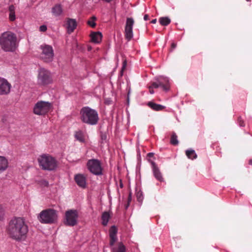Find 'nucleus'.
I'll return each mask as SVG.
<instances>
[{"label": "nucleus", "mask_w": 252, "mask_h": 252, "mask_svg": "<svg viewBox=\"0 0 252 252\" xmlns=\"http://www.w3.org/2000/svg\"><path fill=\"white\" fill-rule=\"evenodd\" d=\"M238 122L239 123V125L240 126H245L244 122L243 121V120H242L241 117H240L238 118Z\"/></svg>", "instance_id": "obj_34"}, {"label": "nucleus", "mask_w": 252, "mask_h": 252, "mask_svg": "<svg viewBox=\"0 0 252 252\" xmlns=\"http://www.w3.org/2000/svg\"><path fill=\"white\" fill-rule=\"evenodd\" d=\"M150 86L152 87L153 88L156 89L158 88L159 87H160V85H159V83L158 81V79H157V82H153Z\"/></svg>", "instance_id": "obj_32"}, {"label": "nucleus", "mask_w": 252, "mask_h": 252, "mask_svg": "<svg viewBox=\"0 0 252 252\" xmlns=\"http://www.w3.org/2000/svg\"><path fill=\"white\" fill-rule=\"evenodd\" d=\"M151 155H152V153H149L148 154V155H149V156H151Z\"/></svg>", "instance_id": "obj_45"}, {"label": "nucleus", "mask_w": 252, "mask_h": 252, "mask_svg": "<svg viewBox=\"0 0 252 252\" xmlns=\"http://www.w3.org/2000/svg\"><path fill=\"white\" fill-rule=\"evenodd\" d=\"M120 186L121 188H122L123 187V185L122 182L120 183Z\"/></svg>", "instance_id": "obj_43"}, {"label": "nucleus", "mask_w": 252, "mask_h": 252, "mask_svg": "<svg viewBox=\"0 0 252 252\" xmlns=\"http://www.w3.org/2000/svg\"><path fill=\"white\" fill-rule=\"evenodd\" d=\"M153 171L155 177L158 181L162 182L163 180L161 172L154 162H152Z\"/></svg>", "instance_id": "obj_18"}, {"label": "nucleus", "mask_w": 252, "mask_h": 252, "mask_svg": "<svg viewBox=\"0 0 252 252\" xmlns=\"http://www.w3.org/2000/svg\"><path fill=\"white\" fill-rule=\"evenodd\" d=\"M111 218V215L108 212H104L102 214V224L104 226L107 225L109 219Z\"/></svg>", "instance_id": "obj_23"}, {"label": "nucleus", "mask_w": 252, "mask_h": 252, "mask_svg": "<svg viewBox=\"0 0 252 252\" xmlns=\"http://www.w3.org/2000/svg\"><path fill=\"white\" fill-rule=\"evenodd\" d=\"M128 205H129V204H128H128L126 205V208H127L128 207Z\"/></svg>", "instance_id": "obj_44"}, {"label": "nucleus", "mask_w": 252, "mask_h": 252, "mask_svg": "<svg viewBox=\"0 0 252 252\" xmlns=\"http://www.w3.org/2000/svg\"><path fill=\"white\" fill-rule=\"evenodd\" d=\"M136 196H137V200L139 201V202H141L143 200V197H142V193L140 192H138L137 193V194H136Z\"/></svg>", "instance_id": "obj_33"}, {"label": "nucleus", "mask_w": 252, "mask_h": 252, "mask_svg": "<svg viewBox=\"0 0 252 252\" xmlns=\"http://www.w3.org/2000/svg\"><path fill=\"white\" fill-rule=\"evenodd\" d=\"M117 229L115 226H112L109 230V236H117Z\"/></svg>", "instance_id": "obj_30"}, {"label": "nucleus", "mask_w": 252, "mask_h": 252, "mask_svg": "<svg viewBox=\"0 0 252 252\" xmlns=\"http://www.w3.org/2000/svg\"><path fill=\"white\" fill-rule=\"evenodd\" d=\"M126 65V61H125L123 62V67H122V71H123L125 69Z\"/></svg>", "instance_id": "obj_38"}, {"label": "nucleus", "mask_w": 252, "mask_h": 252, "mask_svg": "<svg viewBox=\"0 0 252 252\" xmlns=\"http://www.w3.org/2000/svg\"><path fill=\"white\" fill-rule=\"evenodd\" d=\"M149 92H150V93L151 94H153L154 93V91L153 90L154 88H153L152 87H151L150 86L149 87Z\"/></svg>", "instance_id": "obj_37"}, {"label": "nucleus", "mask_w": 252, "mask_h": 252, "mask_svg": "<svg viewBox=\"0 0 252 252\" xmlns=\"http://www.w3.org/2000/svg\"><path fill=\"white\" fill-rule=\"evenodd\" d=\"M247 1H251V0H246Z\"/></svg>", "instance_id": "obj_46"}, {"label": "nucleus", "mask_w": 252, "mask_h": 252, "mask_svg": "<svg viewBox=\"0 0 252 252\" xmlns=\"http://www.w3.org/2000/svg\"><path fill=\"white\" fill-rule=\"evenodd\" d=\"M134 21L132 18H127L125 27V36L128 41L130 40L133 37V26Z\"/></svg>", "instance_id": "obj_11"}, {"label": "nucleus", "mask_w": 252, "mask_h": 252, "mask_svg": "<svg viewBox=\"0 0 252 252\" xmlns=\"http://www.w3.org/2000/svg\"><path fill=\"white\" fill-rule=\"evenodd\" d=\"M160 87L162 88L163 90L167 91L169 90L170 85L169 79L166 77H159L158 79Z\"/></svg>", "instance_id": "obj_14"}, {"label": "nucleus", "mask_w": 252, "mask_h": 252, "mask_svg": "<svg viewBox=\"0 0 252 252\" xmlns=\"http://www.w3.org/2000/svg\"><path fill=\"white\" fill-rule=\"evenodd\" d=\"M177 137H177V135H176V134L175 132H173L171 135V138H170V142L171 144L174 145V146H176V145H178L179 141L178 140Z\"/></svg>", "instance_id": "obj_27"}, {"label": "nucleus", "mask_w": 252, "mask_h": 252, "mask_svg": "<svg viewBox=\"0 0 252 252\" xmlns=\"http://www.w3.org/2000/svg\"><path fill=\"white\" fill-rule=\"evenodd\" d=\"M80 119L82 122L90 125H96L99 120L97 112L88 107H84L80 111Z\"/></svg>", "instance_id": "obj_3"}, {"label": "nucleus", "mask_w": 252, "mask_h": 252, "mask_svg": "<svg viewBox=\"0 0 252 252\" xmlns=\"http://www.w3.org/2000/svg\"><path fill=\"white\" fill-rule=\"evenodd\" d=\"M52 82V78L50 72L42 68L39 69L37 76V83L39 85L46 86Z\"/></svg>", "instance_id": "obj_7"}, {"label": "nucleus", "mask_w": 252, "mask_h": 252, "mask_svg": "<svg viewBox=\"0 0 252 252\" xmlns=\"http://www.w3.org/2000/svg\"><path fill=\"white\" fill-rule=\"evenodd\" d=\"M109 237H110L109 244H110V247L111 248H112L113 247L115 246L114 245V244L117 240V236H109Z\"/></svg>", "instance_id": "obj_29"}, {"label": "nucleus", "mask_w": 252, "mask_h": 252, "mask_svg": "<svg viewBox=\"0 0 252 252\" xmlns=\"http://www.w3.org/2000/svg\"><path fill=\"white\" fill-rule=\"evenodd\" d=\"M52 108V104L48 101H38L34 105L33 112L39 116L47 114Z\"/></svg>", "instance_id": "obj_6"}, {"label": "nucleus", "mask_w": 252, "mask_h": 252, "mask_svg": "<svg viewBox=\"0 0 252 252\" xmlns=\"http://www.w3.org/2000/svg\"><path fill=\"white\" fill-rule=\"evenodd\" d=\"M186 155L188 158L191 159L197 158V156L193 150H188L186 151Z\"/></svg>", "instance_id": "obj_25"}, {"label": "nucleus", "mask_w": 252, "mask_h": 252, "mask_svg": "<svg viewBox=\"0 0 252 252\" xmlns=\"http://www.w3.org/2000/svg\"><path fill=\"white\" fill-rule=\"evenodd\" d=\"M11 85L5 78L0 77V95H7L10 92Z\"/></svg>", "instance_id": "obj_12"}, {"label": "nucleus", "mask_w": 252, "mask_h": 252, "mask_svg": "<svg viewBox=\"0 0 252 252\" xmlns=\"http://www.w3.org/2000/svg\"><path fill=\"white\" fill-rule=\"evenodd\" d=\"M29 231V227L25 220L21 217H15L11 219L6 227L8 236L16 241L25 240Z\"/></svg>", "instance_id": "obj_1"}, {"label": "nucleus", "mask_w": 252, "mask_h": 252, "mask_svg": "<svg viewBox=\"0 0 252 252\" xmlns=\"http://www.w3.org/2000/svg\"><path fill=\"white\" fill-rule=\"evenodd\" d=\"M37 160L42 169L48 171L55 170L58 165L56 159L49 155L43 154L39 156Z\"/></svg>", "instance_id": "obj_4"}, {"label": "nucleus", "mask_w": 252, "mask_h": 252, "mask_svg": "<svg viewBox=\"0 0 252 252\" xmlns=\"http://www.w3.org/2000/svg\"><path fill=\"white\" fill-rule=\"evenodd\" d=\"M58 215L56 210L47 209L42 211L38 216L39 221L42 223L51 224L56 222Z\"/></svg>", "instance_id": "obj_5"}, {"label": "nucleus", "mask_w": 252, "mask_h": 252, "mask_svg": "<svg viewBox=\"0 0 252 252\" xmlns=\"http://www.w3.org/2000/svg\"><path fill=\"white\" fill-rule=\"evenodd\" d=\"M39 185L42 187H48L49 183L47 181L45 180H41L39 181Z\"/></svg>", "instance_id": "obj_31"}, {"label": "nucleus", "mask_w": 252, "mask_h": 252, "mask_svg": "<svg viewBox=\"0 0 252 252\" xmlns=\"http://www.w3.org/2000/svg\"><path fill=\"white\" fill-rule=\"evenodd\" d=\"M4 215V210L2 207L0 205V220L2 219Z\"/></svg>", "instance_id": "obj_35"}, {"label": "nucleus", "mask_w": 252, "mask_h": 252, "mask_svg": "<svg viewBox=\"0 0 252 252\" xmlns=\"http://www.w3.org/2000/svg\"><path fill=\"white\" fill-rule=\"evenodd\" d=\"M52 12L56 16L60 15L63 12V9L61 5L60 4L56 5L52 8Z\"/></svg>", "instance_id": "obj_24"}, {"label": "nucleus", "mask_w": 252, "mask_h": 252, "mask_svg": "<svg viewBox=\"0 0 252 252\" xmlns=\"http://www.w3.org/2000/svg\"><path fill=\"white\" fill-rule=\"evenodd\" d=\"M249 164L250 165H252V159H250V160H249Z\"/></svg>", "instance_id": "obj_42"}, {"label": "nucleus", "mask_w": 252, "mask_h": 252, "mask_svg": "<svg viewBox=\"0 0 252 252\" xmlns=\"http://www.w3.org/2000/svg\"><path fill=\"white\" fill-rule=\"evenodd\" d=\"M157 22V19H153L152 21H151V23H153V24H156Z\"/></svg>", "instance_id": "obj_41"}, {"label": "nucleus", "mask_w": 252, "mask_h": 252, "mask_svg": "<svg viewBox=\"0 0 252 252\" xmlns=\"http://www.w3.org/2000/svg\"><path fill=\"white\" fill-rule=\"evenodd\" d=\"M75 138L81 143H85L86 141V135L82 130H78L74 132Z\"/></svg>", "instance_id": "obj_15"}, {"label": "nucleus", "mask_w": 252, "mask_h": 252, "mask_svg": "<svg viewBox=\"0 0 252 252\" xmlns=\"http://www.w3.org/2000/svg\"><path fill=\"white\" fill-rule=\"evenodd\" d=\"M89 170L93 174L100 175L102 174V167L100 161L96 159H89L87 163Z\"/></svg>", "instance_id": "obj_9"}, {"label": "nucleus", "mask_w": 252, "mask_h": 252, "mask_svg": "<svg viewBox=\"0 0 252 252\" xmlns=\"http://www.w3.org/2000/svg\"><path fill=\"white\" fill-rule=\"evenodd\" d=\"M159 22L162 26H166L170 23L171 20L167 17H160L159 19Z\"/></svg>", "instance_id": "obj_26"}, {"label": "nucleus", "mask_w": 252, "mask_h": 252, "mask_svg": "<svg viewBox=\"0 0 252 252\" xmlns=\"http://www.w3.org/2000/svg\"><path fill=\"white\" fill-rule=\"evenodd\" d=\"M91 41L94 43H99L101 42L102 35V33L99 32H92L91 34Z\"/></svg>", "instance_id": "obj_17"}, {"label": "nucleus", "mask_w": 252, "mask_h": 252, "mask_svg": "<svg viewBox=\"0 0 252 252\" xmlns=\"http://www.w3.org/2000/svg\"><path fill=\"white\" fill-rule=\"evenodd\" d=\"M176 47V44L175 43H172L171 44V48L172 49H174Z\"/></svg>", "instance_id": "obj_40"}, {"label": "nucleus", "mask_w": 252, "mask_h": 252, "mask_svg": "<svg viewBox=\"0 0 252 252\" xmlns=\"http://www.w3.org/2000/svg\"><path fill=\"white\" fill-rule=\"evenodd\" d=\"M77 23L75 20L68 18L66 22V28L69 33L72 32L76 28Z\"/></svg>", "instance_id": "obj_16"}, {"label": "nucleus", "mask_w": 252, "mask_h": 252, "mask_svg": "<svg viewBox=\"0 0 252 252\" xmlns=\"http://www.w3.org/2000/svg\"><path fill=\"white\" fill-rule=\"evenodd\" d=\"M8 167V161L4 157L0 156V172L6 170Z\"/></svg>", "instance_id": "obj_22"}, {"label": "nucleus", "mask_w": 252, "mask_h": 252, "mask_svg": "<svg viewBox=\"0 0 252 252\" xmlns=\"http://www.w3.org/2000/svg\"><path fill=\"white\" fill-rule=\"evenodd\" d=\"M144 19L145 21H147L149 19V15L148 14H145L144 16Z\"/></svg>", "instance_id": "obj_39"}, {"label": "nucleus", "mask_w": 252, "mask_h": 252, "mask_svg": "<svg viewBox=\"0 0 252 252\" xmlns=\"http://www.w3.org/2000/svg\"><path fill=\"white\" fill-rule=\"evenodd\" d=\"M79 217L78 211L76 210H69L65 213V225L69 226H73L77 224V220Z\"/></svg>", "instance_id": "obj_10"}, {"label": "nucleus", "mask_w": 252, "mask_h": 252, "mask_svg": "<svg viewBox=\"0 0 252 252\" xmlns=\"http://www.w3.org/2000/svg\"><path fill=\"white\" fill-rule=\"evenodd\" d=\"M9 20L10 21H14L16 19L15 16V7L13 5H11L8 7Z\"/></svg>", "instance_id": "obj_20"}, {"label": "nucleus", "mask_w": 252, "mask_h": 252, "mask_svg": "<svg viewBox=\"0 0 252 252\" xmlns=\"http://www.w3.org/2000/svg\"><path fill=\"white\" fill-rule=\"evenodd\" d=\"M18 46L16 34L9 31L0 35V47L5 52H14Z\"/></svg>", "instance_id": "obj_2"}, {"label": "nucleus", "mask_w": 252, "mask_h": 252, "mask_svg": "<svg viewBox=\"0 0 252 252\" xmlns=\"http://www.w3.org/2000/svg\"><path fill=\"white\" fill-rule=\"evenodd\" d=\"M147 105L153 110L155 111H161L163 110L165 107L160 104H157L152 101H150Z\"/></svg>", "instance_id": "obj_21"}, {"label": "nucleus", "mask_w": 252, "mask_h": 252, "mask_svg": "<svg viewBox=\"0 0 252 252\" xmlns=\"http://www.w3.org/2000/svg\"><path fill=\"white\" fill-rule=\"evenodd\" d=\"M74 180L77 185L81 188H85L86 186V177L81 174H76L74 176Z\"/></svg>", "instance_id": "obj_13"}, {"label": "nucleus", "mask_w": 252, "mask_h": 252, "mask_svg": "<svg viewBox=\"0 0 252 252\" xmlns=\"http://www.w3.org/2000/svg\"><path fill=\"white\" fill-rule=\"evenodd\" d=\"M95 20H96V17L95 16H93L87 22V23L90 27H91L92 28H94L96 26V23H95Z\"/></svg>", "instance_id": "obj_28"}, {"label": "nucleus", "mask_w": 252, "mask_h": 252, "mask_svg": "<svg viewBox=\"0 0 252 252\" xmlns=\"http://www.w3.org/2000/svg\"><path fill=\"white\" fill-rule=\"evenodd\" d=\"M111 252H126V248L122 242H119L111 248Z\"/></svg>", "instance_id": "obj_19"}, {"label": "nucleus", "mask_w": 252, "mask_h": 252, "mask_svg": "<svg viewBox=\"0 0 252 252\" xmlns=\"http://www.w3.org/2000/svg\"><path fill=\"white\" fill-rule=\"evenodd\" d=\"M41 50L40 57L44 62L49 63L53 61L54 57V51L51 46L43 44L40 46Z\"/></svg>", "instance_id": "obj_8"}, {"label": "nucleus", "mask_w": 252, "mask_h": 252, "mask_svg": "<svg viewBox=\"0 0 252 252\" xmlns=\"http://www.w3.org/2000/svg\"><path fill=\"white\" fill-rule=\"evenodd\" d=\"M47 30V27L45 25H42L40 27L41 32H45Z\"/></svg>", "instance_id": "obj_36"}]
</instances>
